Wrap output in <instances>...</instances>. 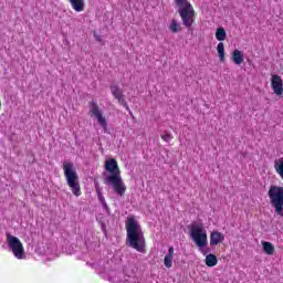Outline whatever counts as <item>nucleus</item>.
<instances>
[{"instance_id":"obj_1","label":"nucleus","mask_w":283,"mask_h":283,"mask_svg":"<svg viewBox=\"0 0 283 283\" xmlns=\"http://www.w3.org/2000/svg\"><path fill=\"white\" fill-rule=\"evenodd\" d=\"M104 167L107 174H103V182L117 193V196H125L127 191V186H125V181H123V177L120 176V168L118 167V161L115 158L107 159L104 164Z\"/></svg>"},{"instance_id":"obj_2","label":"nucleus","mask_w":283,"mask_h":283,"mask_svg":"<svg viewBox=\"0 0 283 283\" xmlns=\"http://www.w3.org/2000/svg\"><path fill=\"white\" fill-rule=\"evenodd\" d=\"M126 227V244L130 249L138 251V253H145L147 243L145 241V233L143 228L138 224L135 217H129L125 222Z\"/></svg>"},{"instance_id":"obj_3","label":"nucleus","mask_w":283,"mask_h":283,"mask_svg":"<svg viewBox=\"0 0 283 283\" xmlns=\"http://www.w3.org/2000/svg\"><path fill=\"white\" fill-rule=\"evenodd\" d=\"M63 171L66 180V185H69L73 196H81V182L78 181V174L74 169V164L72 161L63 163Z\"/></svg>"},{"instance_id":"obj_4","label":"nucleus","mask_w":283,"mask_h":283,"mask_svg":"<svg viewBox=\"0 0 283 283\" xmlns=\"http://www.w3.org/2000/svg\"><path fill=\"white\" fill-rule=\"evenodd\" d=\"M175 3L179 8V15L185 28L191 30V27L196 23V10H193L189 0H175Z\"/></svg>"},{"instance_id":"obj_5","label":"nucleus","mask_w":283,"mask_h":283,"mask_svg":"<svg viewBox=\"0 0 283 283\" xmlns=\"http://www.w3.org/2000/svg\"><path fill=\"white\" fill-rule=\"evenodd\" d=\"M268 198L272 209H274V213L279 216V218H283V187L275 185L270 186Z\"/></svg>"},{"instance_id":"obj_6","label":"nucleus","mask_w":283,"mask_h":283,"mask_svg":"<svg viewBox=\"0 0 283 283\" xmlns=\"http://www.w3.org/2000/svg\"><path fill=\"white\" fill-rule=\"evenodd\" d=\"M190 238L193 240L195 244L200 249H205L207 247V230H205V226L202 223L193 224L190 228Z\"/></svg>"},{"instance_id":"obj_7","label":"nucleus","mask_w":283,"mask_h":283,"mask_svg":"<svg viewBox=\"0 0 283 283\" xmlns=\"http://www.w3.org/2000/svg\"><path fill=\"white\" fill-rule=\"evenodd\" d=\"M7 243L11 248L14 258H17V260H23V255H25V249L23 248L21 240L14 235L7 234Z\"/></svg>"},{"instance_id":"obj_8","label":"nucleus","mask_w":283,"mask_h":283,"mask_svg":"<svg viewBox=\"0 0 283 283\" xmlns=\"http://www.w3.org/2000/svg\"><path fill=\"white\" fill-rule=\"evenodd\" d=\"M90 113L91 116H94L96 118L98 125L103 127V129H107V118L103 116V109H101V106H98V102L96 99H92L88 102Z\"/></svg>"},{"instance_id":"obj_9","label":"nucleus","mask_w":283,"mask_h":283,"mask_svg":"<svg viewBox=\"0 0 283 283\" xmlns=\"http://www.w3.org/2000/svg\"><path fill=\"white\" fill-rule=\"evenodd\" d=\"M109 90L115 101H117V103L122 105V107H124L127 112H130L129 104H127L125 95L123 94V90L118 86V84H112Z\"/></svg>"},{"instance_id":"obj_10","label":"nucleus","mask_w":283,"mask_h":283,"mask_svg":"<svg viewBox=\"0 0 283 283\" xmlns=\"http://www.w3.org/2000/svg\"><path fill=\"white\" fill-rule=\"evenodd\" d=\"M271 87L276 94V96H282L283 94V82H282V76L277 74H272L271 75Z\"/></svg>"},{"instance_id":"obj_11","label":"nucleus","mask_w":283,"mask_h":283,"mask_svg":"<svg viewBox=\"0 0 283 283\" xmlns=\"http://www.w3.org/2000/svg\"><path fill=\"white\" fill-rule=\"evenodd\" d=\"M224 242V234L219 231H212L210 233V247H218V244Z\"/></svg>"},{"instance_id":"obj_12","label":"nucleus","mask_w":283,"mask_h":283,"mask_svg":"<svg viewBox=\"0 0 283 283\" xmlns=\"http://www.w3.org/2000/svg\"><path fill=\"white\" fill-rule=\"evenodd\" d=\"M231 61L234 65H242V63H244V53L240 50H234L231 55Z\"/></svg>"},{"instance_id":"obj_13","label":"nucleus","mask_w":283,"mask_h":283,"mask_svg":"<svg viewBox=\"0 0 283 283\" xmlns=\"http://www.w3.org/2000/svg\"><path fill=\"white\" fill-rule=\"evenodd\" d=\"M69 2L75 12H83L85 10V0H69Z\"/></svg>"},{"instance_id":"obj_14","label":"nucleus","mask_w":283,"mask_h":283,"mask_svg":"<svg viewBox=\"0 0 283 283\" xmlns=\"http://www.w3.org/2000/svg\"><path fill=\"white\" fill-rule=\"evenodd\" d=\"M164 264L167 269H171V266H174V247L168 249V253L164 259Z\"/></svg>"},{"instance_id":"obj_15","label":"nucleus","mask_w":283,"mask_h":283,"mask_svg":"<svg viewBox=\"0 0 283 283\" xmlns=\"http://www.w3.org/2000/svg\"><path fill=\"white\" fill-rule=\"evenodd\" d=\"M274 169L280 178L283 180V157L274 160Z\"/></svg>"},{"instance_id":"obj_16","label":"nucleus","mask_w":283,"mask_h":283,"mask_svg":"<svg viewBox=\"0 0 283 283\" xmlns=\"http://www.w3.org/2000/svg\"><path fill=\"white\" fill-rule=\"evenodd\" d=\"M263 251L266 255H273L275 253V247L269 241L262 242Z\"/></svg>"},{"instance_id":"obj_17","label":"nucleus","mask_w":283,"mask_h":283,"mask_svg":"<svg viewBox=\"0 0 283 283\" xmlns=\"http://www.w3.org/2000/svg\"><path fill=\"white\" fill-rule=\"evenodd\" d=\"M170 32L172 34H178V32H182V27H180V23L176 19H172L169 25Z\"/></svg>"},{"instance_id":"obj_18","label":"nucleus","mask_w":283,"mask_h":283,"mask_svg":"<svg viewBox=\"0 0 283 283\" xmlns=\"http://www.w3.org/2000/svg\"><path fill=\"white\" fill-rule=\"evenodd\" d=\"M218 264V256H216L214 254H208L206 256V265L213 268Z\"/></svg>"},{"instance_id":"obj_19","label":"nucleus","mask_w":283,"mask_h":283,"mask_svg":"<svg viewBox=\"0 0 283 283\" xmlns=\"http://www.w3.org/2000/svg\"><path fill=\"white\" fill-rule=\"evenodd\" d=\"M217 52L219 54V60L221 61V63H224V61H227V59L224 56V43H222V42L218 43Z\"/></svg>"},{"instance_id":"obj_20","label":"nucleus","mask_w":283,"mask_h":283,"mask_svg":"<svg viewBox=\"0 0 283 283\" xmlns=\"http://www.w3.org/2000/svg\"><path fill=\"white\" fill-rule=\"evenodd\" d=\"M217 41H224L227 39V31L224 28H218L216 31Z\"/></svg>"},{"instance_id":"obj_21","label":"nucleus","mask_w":283,"mask_h":283,"mask_svg":"<svg viewBox=\"0 0 283 283\" xmlns=\"http://www.w3.org/2000/svg\"><path fill=\"white\" fill-rule=\"evenodd\" d=\"M161 139H164L165 143H169V140L174 139V136L169 133H166V134L161 135Z\"/></svg>"},{"instance_id":"obj_22","label":"nucleus","mask_w":283,"mask_h":283,"mask_svg":"<svg viewBox=\"0 0 283 283\" xmlns=\"http://www.w3.org/2000/svg\"><path fill=\"white\" fill-rule=\"evenodd\" d=\"M99 200H101V202L104 203V207H107V202H105V198H103L102 196H99Z\"/></svg>"},{"instance_id":"obj_23","label":"nucleus","mask_w":283,"mask_h":283,"mask_svg":"<svg viewBox=\"0 0 283 283\" xmlns=\"http://www.w3.org/2000/svg\"><path fill=\"white\" fill-rule=\"evenodd\" d=\"M96 41H101V36L99 35H96Z\"/></svg>"},{"instance_id":"obj_24","label":"nucleus","mask_w":283,"mask_h":283,"mask_svg":"<svg viewBox=\"0 0 283 283\" xmlns=\"http://www.w3.org/2000/svg\"><path fill=\"white\" fill-rule=\"evenodd\" d=\"M0 109H1V99H0Z\"/></svg>"}]
</instances>
